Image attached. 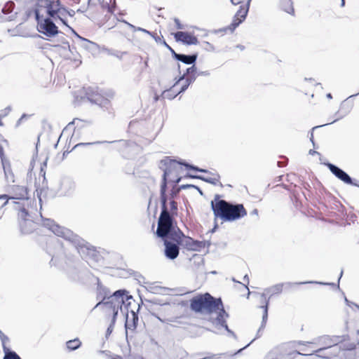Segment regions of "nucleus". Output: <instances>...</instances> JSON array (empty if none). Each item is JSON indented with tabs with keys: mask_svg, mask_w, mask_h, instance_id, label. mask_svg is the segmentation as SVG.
<instances>
[{
	"mask_svg": "<svg viewBox=\"0 0 359 359\" xmlns=\"http://www.w3.org/2000/svg\"><path fill=\"white\" fill-rule=\"evenodd\" d=\"M189 307L195 313L207 316L217 313V320L220 323H224L229 316L221 298H215L208 292L193 297L189 300Z\"/></svg>",
	"mask_w": 359,
	"mask_h": 359,
	"instance_id": "obj_1",
	"label": "nucleus"
},
{
	"mask_svg": "<svg viewBox=\"0 0 359 359\" xmlns=\"http://www.w3.org/2000/svg\"><path fill=\"white\" fill-rule=\"evenodd\" d=\"M211 206L215 217L224 221L238 220L248 214L243 204L233 205L224 200H219L218 195L216 196L215 201L211 202Z\"/></svg>",
	"mask_w": 359,
	"mask_h": 359,
	"instance_id": "obj_2",
	"label": "nucleus"
},
{
	"mask_svg": "<svg viewBox=\"0 0 359 359\" xmlns=\"http://www.w3.org/2000/svg\"><path fill=\"white\" fill-rule=\"evenodd\" d=\"M177 203L172 200L170 202V210L166 206L165 198L163 199L161 212L160 214L156 235L159 238H164L168 235L170 230L173 229L175 217L177 215Z\"/></svg>",
	"mask_w": 359,
	"mask_h": 359,
	"instance_id": "obj_3",
	"label": "nucleus"
},
{
	"mask_svg": "<svg viewBox=\"0 0 359 359\" xmlns=\"http://www.w3.org/2000/svg\"><path fill=\"white\" fill-rule=\"evenodd\" d=\"M124 292L123 291L118 290L112 295L104 297L101 302L97 304L96 307L102 306V309L106 313V315L109 318L111 317L112 321L114 322L118 310L121 309L122 305L124 304Z\"/></svg>",
	"mask_w": 359,
	"mask_h": 359,
	"instance_id": "obj_4",
	"label": "nucleus"
},
{
	"mask_svg": "<svg viewBox=\"0 0 359 359\" xmlns=\"http://www.w3.org/2000/svg\"><path fill=\"white\" fill-rule=\"evenodd\" d=\"M65 1L66 0H43L42 1L44 3L48 15L55 20L59 19L64 25L69 29L71 27L68 25L67 21L65 19L67 15Z\"/></svg>",
	"mask_w": 359,
	"mask_h": 359,
	"instance_id": "obj_5",
	"label": "nucleus"
},
{
	"mask_svg": "<svg viewBox=\"0 0 359 359\" xmlns=\"http://www.w3.org/2000/svg\"><path fill=\"white\" fill-rule=\"evenodd\" d=\"M35 19L37 22V30L39 32L48 37H53L59 34L58 27L53 20V18H43L40 15L39 9L34 10Z\"/></svg>",
	"mask_w": 359,
	"mask_h": 359,
	"instance_id": "obj_6",
	"label": "nucleus"
},
{
	"mask_svg": "<svg viewBox=\"0 0 359 359\" xmlns=\"http://www.w3.org/2000/svg\"><path fill=\"white\" fill-rule=\"evenodd\" d=\"M175 242L182 245L188 250H198L201 247L200 241H195L189 236H185L183 232L179 229H172L167 236Z\"/></svg>",
	"mask_w": 359,
	"mask_h": 359,
	"instance_id": "obj_7",
	"label": "nucleus"
},
{
	"mask_svg": "<svg viewBox=\"0 0 359 359\" xmlns=\"http://www.w3.org/2000/svg\"><path fill=\"white\" fill-rule=\"evenodd\" d=\"M233 5L241 4L238 11L233 16L232 22L225 28L231 33L241 24L246 18L249 11L252 0H230Z\"/></svg>",
	"mask_w": 359,
	"mask_h": 359,
	"instance_id": "obj_8",
	"label": "nucleus"
},
{
	"mask_svg": "<svg viewBox=\"0 0 359 359\" xmlns=\"http://www.w3.org/2000/svg\"><path fill=\"white\" fill-rule=\"evenodd\" d=\"M18 221L22 233L28 234L34 231L35 222L25 208L20 209L18 213Z\"/></svg>",
	"mask_w": 359,
	"mask_h": 359,
	"instance_id": "obj_9",
	"label": "nucleus"
},
{
	"mask_svg": "<svg viewBox=\"0 0 359 359\" xmlns=\"http://www.w3.org/2000/svg\"><path fill=\"white\" fill-rule=\"evenodd\" d=\"M9 194H1L0 195V199L4 198V203L2 206L8 204L10 199L24 201L29 198L28 189L25 186L20 185H13L9 191Z\"/></svg>",
	"mask_w": 359,
	"mask_h": 359,
	"instance_id": "obj_10",
	"label": "nucleus"
},
{
	"mask_svg": "<svg viewBox=\"0 0 359 359\" xmlns=\"http://www.w3.org/2000/svg\"><path fill=\"white\" fill-rule=\"evenodd\" d=\"M358 95H359V92L355 94L350 95L348 97H347L346 100H344L341 103L339 111H337L335 113L336 118L334 120H333L332 121H331L330 123V124L345 117L346 115H348L351 112V111L352 110L353 107V102L352 101H348V99L355 97Z\"/></svg>",
	"mask_w": 359,
	"mask_h": 359,
	"instance_id": "obj_11",
	"label": "nucleus"
},
{
	"mask_svg": "<svg viewBox=\"0 0 359 359\" xmlns=\"http://www.w3.org/2000/svg\"><path fill=\"white\" fill-rule=\"evenodd\" d=\"M164 238V254L165 257L170 259H175L177 258L180 253V244L177 242H175L171 240L168 236H165Z\"/></svg>",
	"mask_w": 359,
	"mask_h": 359,
	"instance_id": "obj_12",
	"label": "nucleus"
},
{
	"mask_svg": "<svg viewBox=\"0 0 359 359\" xmlns=\"http://www.w3.org/2000/svg\"><path fill=\"white\" fill-rule=\"evenodd\" d=\"M174 38L176 41L182 42L185 45H196L198 40L196 36L188 32L178 31L174 33Z\"/></svg>",
	"mask_w": 359,
	"mask_h": 359,
	"instance_id": "obj_13",
	"label": "nucleus"
},
{
	"mask_svg": "<svg viewBox=\"0 0 359 359\" xmlns=\"http://www.w3.org/2000/svg\"><path fill=\"white\" fill-rule=\"evenodd\" d=\"M328 167L330 171L339 180L348 184H353L351 178L344 171L334 165L333 164L329 163Z\"/></svg>",
	"mask_w": 359,
	"mask_h": 359,
	"instance_id": "obj_14",
	"label": "nucleus"
},
{
	"mask_svg": "<svg viewBox=\"0 0 359 359\" xmlns=\"http://www.w3.org/2000/svg\"><path fill=\"white\" fill-rule=\"evenodd\" d=\"M198 58V53L186 55L182 53H175L174 59L187 65H194L196 64Z\"/></svg>",
	"mask_w": 359,
	"mask_h": 359,
	"instance_id": "obj_15",
	"label": "nucleus"
},
{
	"mask_svg": "<svg viewBox=\"0 0 359 359\" xmlns=\"http://www.w3.org/2000/svg\"><path fill=\"white\" fill-rule=\"evenodd\" d=\"M138 320V316L134 311H131L130 313H128L126 314L125 323L126 330L135 331L137 325Z\"/></svg>",
	"mask_w": 359,
	"mask_h": 359,
	"instance_id": "obj_16",
	"label": "nucleus"
},
{
	"mask_svg": "<svg viewBox=\"0 0 359 359\" xmlns=\"http://www.w3.org/2000/svg\"><path fill=\"white\" fill-rule=\"evenodd\" d=\"M86 123H89L90 122L76 118L72 121L69 122L67 124V126L63 129L62 135L69 131L71 132L72 128L74 129V130H75L76 128H81L85 126Z\"/></svg>",
	"mask_w": 359,
	"mask_h": 359,
	"instance_id": "obj_17",
	"label": "nucleus"
},
{
	"mask_svg": "<svg viewBox=\"0 0 359 359\" xmlns=\"http://www.w3.org/2000/svg\"><path fill=\"white\" fill-rule=\"evenodd\" d=\"M14 7H15L14 2L10 1L6 2V4L4 5V6L2 8L1 12L4 15H8V14L11 13L6 18V20L12 21V20H14L16 18L18 13L15 12L14 13H12L14 9Z\"/></svg>",
	"mask_w": 359,
	"mask_h": 359,
	"instance_id": "obj_18",
	"label": "nucleus"
},
{
	"mask_svg": "<svg viewBox=\"0 0 359 359\" xmlns=\"http://www.w3.org/2000/svg\"><path fill=\"white\" fill-rule=\"evenodd\" d=\"M259 299L262 304L259 307L262 310V322L263 323H266L268 318L269 299L264 294H260Z\"/></svg>",
	"mask_w": 359,
	"mask_h": 359,
	"instance_id": "obj_19",
	"label": "nucleus"
},
{
	"mask_svg": "<svg viewBox=\"0 0 359 359\" xmlns=\"http://www.w3.org/2000/svg\"><path fill=\"white\" fill-rule=\"evenodd\" d=\"M69 29L72 31V32L76 36L78 37L81 41V46L86 49V50H92L94 47L96 46V43H94V42H92L90 41H89L88 39H86L81 36H79L76 32L75 30L72 28V27H69Z\"/></svg>",
	"mask_w": 359,
	"mask_h": 359,
	"instance_id": "obj_20",
	"label": "nucleus"
},
{
	"mask_svg": "<svg viewBox=\"0 0 359 359\" xmlns=\"http://www.w3.org/2000/svg\"><path fill=\"white\" fill-rule=\"evenodd\" d=\"M280 6L285 12L292 15H294V9L292 0H280Z\"/></svg>",
	"mask_w": 359,
	"mask_h": 359,
	"instance_id": "obj_21",
	"label": "nucleus"
},
{
	"mask_svg": "<svg viewBox=\"0 0 359 359\" xmlns=\"http://www.w3.org/2000/svg\"><path fill=\"white\" fill-rule=\"evenodd\" d=\"M86 95H88V100L92 102L95 103L96 104H98L100 106L102 105L103 102L107 103L108 102L107 100H103L102 97L99 94L92 95H90L88 92L86 93Z\"/></svg>",
	"mask_w": 359,
	"mask_h": 359,
	"instance_id": "obj_22",
	"label": "nucleus"
},
{
	"mask_svg": "<svg viewBox=\"0 0 359 359\" xmlns=\"http://www.w3.org/2000/svg\"><path fill=\"white\" fill-rule=\"evenodd\" d=\"M81 345V341L79 338H76L74 339L69 340L66 343L67 348L69 351H74L79 348Z\"/></svg>",
	"mask_w": 359,
	"mask_h": 359,
	"instance_id": "obj_23",
	"label": "nucleus"
},
{
	"mask_svg": "<svg viewBox=\"0 0 359 359\" xmlns=\"http://www.w3.org/2000/svg\"><path fill=\"white\" fill-rule=\"evenodd\" d=\"M179 94H177V93H173L172 88H167L165 90H163V93H162V96L164 98H166V99H168V100H173Z\"/></svg>",
	"mask_w": 359,
	"mask_h": 359,
	"instance_id": "obj_24",
	"label": "nucleus"
},
{
	"mask_svg": "<svg viewBox=\"0 0 359 359\" xmlns=\"http://www.w3.org/2000/svg\"><path fill=\"white\" fill-rule=\"evenodd\" d=\"M181 165H184V166H186V168L187 169H189V170H194V171H198V172H203V173H209L210 172L206 169V168H200L197 166H194V165H189V164H187V163H182V162H178Z\"/></svg>",
	"mask_w": 359,
	"mask_h": 359,
	"instance_id": "obj_25",
	"label": "nucleus"
},
{
	"mask_svg": "<svg viewBox=\"0 0 359 359\" xmlns=\"http://www.w3.org/2000/svg\"><path fill=\"white\" fill-rule=\"evenodd\" d=\"M105 142H88V143H78L76 144H75L72 149H71L70 151H73V150H76V149H78L81 147H88V146H90V145H93V144H101V143H104Z\"/></svg>",
	"mask_w": 359,
	"mask_h": 359,
	"instance_id": "obj_26",
	"label": "nucleus"
},
{
	"mask_svg": "<svg viewBox=\"0 0 359 359\" xmlns=\"http://www.w3.org/2000/svg\"><path fill=\"white\" fill-rule=\"evenodd\" d=\"M4 359H21V358L15 352L7 351L5 353Z\"/></svg>",
	"mask_w": 359,
	"mask_h": 359,
	"instance_id": "obj_27",
	"label": "nucleus"
},
{
	"mask_svg": "<svg viewBox=\"0 0 359 359\" xmlns=\"http://www.w3.org/2000/svg\"><path fill=\"white\" fill-rule=\"evenodd\" d=\"M106 52L108 55L115 56L119 59H121L122 55L125 54L126 53H121L120 51L112 50V49H106Z\"/></svg>",
	"mask_w": 359,
	"mask_h": 359,
	"instance_id": "obj_28",
	"label": "nucleus"
},
{
	"mask_svg": "<svg viewBox=\"0 0 359 359\" xmlns=\"http://www.w3.org/2000/svg\"><path fill=\"white\" fill-rule=\"evenodd\" d=\"M197 68L195 65H191V67H188L186 70V74L187 76L190 75H196L197 76Z\"/></svg>",
	"mask_w": 359,
	"mask_h": 359,
	"instance_id": "obj_29",
	"label": "nucleus"
},
{
	"mask_svg": "<svg viewBox=\"0 0 359 359\" xmlns=\"http://www.w3.org/2000/svg\"><path fill=\"white\" fill-rule=\"evenodd\" d=\"M61 42L66 45L67 46H64V48H67L72 53H73V49H75L74 48H71V46L69 44V42L65 39L64 36L62 37Z\"/></svg>",
	"mask_w": 359,
	"mask_h": 359,
	"instance_id": "obj_30",
	"label": "nucleus"
},
{
	"mask_svg": "<svg viewBox=\"0 0 359 359\" xmlns=\"http://www.w3.org/2000/svg\"><path fill=\"white\" fill-rule=\"evenodd\" d=\"M196 75H190L186 78L185 82L187 83V85L190 86L191 83H193L196 81Z\"/></svg>",
	"mask_w": 359,
	"mask_h": 359,
	"instance_id": "obj_31",
	"label": "nucleus"
},
{
	"mask_svg": "<svg viewBox=\"0 0 359 359\" xmlns=\"http://www.w3.org/2000/svg\"><path fill=\"white\" fill-rule=\"evenodd\" d=\"M212 175V177L207 180L208 182H214V181H219V175L218 173L215 172H210Z\"/></svg>",
	"mask_w": 359,
	"mask_h": 359,
	"instance_id": "obj_32",
	"label": "nucleus"
},
{
	"mask_svg": "<svg viewBox=\"0 0 359 359\" xmlns=\"http://www.w3.org/2000/svg\"><path fill=\"white\" fill-rule=\"evenodd\" d=\"M174 22L176 25V28L177 29H184V26L180 22V20L177 18H174Z\"/></svg>",
	"mask_w": 359,
	"mask_h": 359,
	"instance_id": "obj_33",
	"label": "nucleus"
},
{
	"mask_svg": "<svg viewBox=\"0 0 359 359\" xmlns=\"http://www.w3.org/2000/svg\"><path fill=\"white\" fill-rule=\"evenodd\" d=\"M330 123H325V124H323V125H320V126H314L311 129V137H310V140L313 143V132L314 130L318 128H321V127H324L325 126H327V125H330Z\"/></svg>",
	"mask_w": 359,
	"mask_h": 359,
	"instance_id": "obj_34",
	"label": "nucleus"
},
{
	"mask_svg": "<svg viewBox=\"0 0 359 359\" xmlns=\"http://www.w3.org/2000/svg\"><path fill=\"white\" fill-rule=\"evenodd\" d=\"M35 9H38L37 8H34L33 10L32 9H27L25 12V18L24 19V20H27L32 15V13H34V10Z\"/></svg>",
	"mask_w": 359,
	"mask_h": 359,
	"instance_id": "obj_35",
	"label": "nucleus"
},
{
	"mask_svg": "<svg viewBox=\"0 0 359 359\" xmlns=\"http://www.w3.org/2000/svg\"><path fill=\"white\" fill-rule=\"evenodd\" d=\"M39 138H40V135H39L38 137H37V142L36 143L35 149H34V151L33 152V154H32V157H37V155H38V144H39Z\"/></svg>",
	"mask_w": 359,
	"mask_h": 359,
	"instance_id": "obj_36",
	"label": "nucleus"
},
{
	"mask_svg": "<svg viewBox=\"0 0 359 359\" xmlns=\"http://www.w3.org/2000/svg\"><path fill=\"white\" fill-rule=\"evenodd\" d=\"M163 44L168 48V50H170V52L172 54V57L174 58L175 53H177L173 48H172L165 41H163Z\"/></svg>",
	"mask_w": 359,
	"mask_h": 359,
	"instance_id": "obj_37",
	"label": "nucleus"
},
{
	"mask_svg": "<svg viewBox=\"0 0 359 359\" xmlns=\"http://www.w3.org/2000/svg\"><path fill=\"white\" fill-rule=\"evenodd\" d=\"M123 22H124L125 24H126L128 27H130L133 32H137V27H135V25L130 24V22H127L126 20H122Z\"/></svg>",
	"mask_w": 359,
	"mask_h": 359,
	"instance_id": "obj_38",
	"label": "nucleus"
},
{
	"mask_svg": "<svg viewBox=\"0 0 359 359\" xmlns=\"http://www.w3.org/2000/svg\"><path fill=\"white\" fill-rule=\"evenodd\" d=\"M137 29V31L142 32L146 33V34L150 35L151 36L154 37V34L152 32H151L144 28L140 27H138Z\"/></svg>",
	"mask_w": 359,
	"mask_h": 359,
	"instance_id": "obj_39",
	"label": "nucleus"
},
{
	"mask_svg": "<svg viewBox=\"0 0 359 359\" xmlns=\"http://www.w3.org/2000/svg\"><path fill=\"white\" fill-rule=\"evenodd\" d=\"M189 85H187V83L185 82L184 84H183L180 90V91L177 93V94L183 93L186 91V90L188 88Z\"/></svg>",
	"mask_w": 359,
	"mask_h": 359,
	"instance_id": "obj_40",
	"label": "nucleus"
},
{
	"mask_svg": "<svg viewBox=\"0 0 359 359\" xmlns=\"http://www.w3.org/2000/svg\"><path fill=\"white\" fill-rule=\"evenodd\" d=\"M210 74V72L209 71H200V72H197V76H209Z\"/></svg>",
	"mask_w": 359,
	"mask_h": 359,
	"instance_id": "obj_41",
	"label": "nucleus"
},
{
	"mask_svg": "<svg viewBox=\"0 0 359 359\" xmlns=\"http://www.w3.org/2000/svg\"><path fill=\"white\" fill-rule=\"evenodd\" d=\"M67 15H69L70 17H74L76 13L75 11H74L72 9L68 10L67 8Z\"/></svg>",
	"mask_w": 359,
	"mask_h": 359,
	"instance_id": "obj_42",
	"label": "nucleus"
},
{
	"mask_svg": "<svg viewBox=\"0 0 359 359\" xmlns=\"http://www.w3.org/2000/svg\"><path fill=\"white\" fill-rule=\"evenodd\" d=\"M205 43L208 47L209 50H214V46L210 43H209L208 41H205Z\"/></svg>",
	"mask_w": 359,
	"mask_h": 359,
	"instance_id": "obj_43",
	"label": "nucleus"
},
{
	"mask_svg": "<svg viewBox=\"0 0 359 359\" xmlns=\"http://www.w3.org/2000/svg\"><path fill=\"white\" fill-rule=\"evenodd\" d=\"M109 143H115V142H118L121 145L123 146L126 144V142L124 140H118V141H112V142H108Z\"/></svg>",
	"mask_w": 359,
	"mask_h": 359,
	"instance_id": "obj_44",
	"label": "nucleus"
},
{
	"mask_svg": "<svg viewBox=\"0 0 359 359\" xmlns=\"http://www.w3.org/2000/svg\"><path fill=\"white\" fill-rule=\"evenodd\" d=\"M87 8H88V7H85V8H84V7H83H83H81V8H79L76 11V12H78V13H84V12H86V11H87Z\"/></svg>",
	"mask_w": 359,
	"mask_h": 359,
	"instance_id": "obj_45",
	"label": "nucleus"
},
{
	"mask_svg": "<svg viewBox=\"0 0 359 359\" xmlns=\"http://www.w3.org/2000/svg\"><path fill=\"white\" fill-rule=\"evenodd\" d=\"M0 157H4V148L1 145H0Z\"/></svg>",
	"mask_w": 359,
	"mask_h": 359,
	"instance_id": "obj_46",
	"label": "nucleus"
},
{
	"mask_svg": "<svg viewBox=\"0 0 359 359\" xmlns=\"http://www.w3.org/2000/svg\"><path fill=\"white\" fill-rule=\"evenodd\" d=\"M180 82V81L178 79H175V81L174 84L170 88H175Z\"/></svg>",
	"mask_w": 359,
	"mask_h": 359,
	"instance_id": "obj_47",
	"label": "nucleus"
},
{
	"mask_svg": "<svg viewBox=\"0 0 359 359\" xmlns=\"http://www.w3.org/2000/svg\"><path fill=\"white\" fill-rule=\"evenodd\" d=\"M309 154L310 155H314L315 154H318V152L316 151H314L313 149H310L309 151Z\"/></svg>",
	"mask_w": 359,
	"mask_h": 359,
	"instance_id": "obj_48",
	"label": "nucleus"
},
{
	"mask_svg": "<svg viewBox=\"0 0 359 359\" xmlns=\"http://www.w3.org/2000/svg\"><path fill=\"white\" fill-rule=\"evenodd\" d=\"M186 74H184L182 75H181L180 76H179L178 79L181 81H183V80H186Z\"/></svg>",
	"mask_w": 359,
	"mask_h": 359,
	"instance_id": "obj_49",
	"label": "nucleus"
},
{
	"mask_svg": "<svg viewBox=\"0 0 359 359\" xmlns=\"http://www.w3.org/2000/svg\"><path fill=\"white\" fill-rule=\"evenodd\" d=\"M8 32L11 33L12 36H16L17 34L14 33V29H8Z\"/></svg>",
	"mask_w": 359,
	"mask_h": 359,
	"instance_id": "obj_50",
	"label": "nucleus"
},
{
	"mask_svg": "<svg viewBox=\"0 0 359 359\" xmlns=\"http://www.w3.org/2000/svg\"><path fill=\"white\" fill-rule=\"evenodd\" d=\"M70 151L67 149L63 152L62 157H65L67 154H68Z\"/></svg>",
	"mask_w": 359,
	"mask_h": 359,
	"instance_id": "obj_51",
	"label": "nucleus"
},
{
	"mask_svg": "<svg viewBox=\"0 0 359 359\" xmlns=\"http://www.w3.org/2000/svg\"><path fill=\"white\" fill-rule=\"evenodd\" d=\"M153 38L155 39V41L156 42H158V41H161V39L158 36H155L154 34V37Z\"/></svg>",
	"mask_w": 359,
	"mask_h": 359,
	"instance_id": "obj_52",
	"label": "nucleus"
},
{
	"mask_svg": "<svg viewBox=\"0 0 359 359\" xmlns=\"http://www.w3.org/2000/svg\"><path fill=\"white\" fill-rule=\"evenodd\" d=\"M326 97L328 98V99H332V95L330 93H327L326 95Z\"/></svg>",
	"mask_w": 359,
	"mask_h": 359,
	"instance_id": "obj_53",
	"label": "nucleus"
},
{
	"mask_svg": "<svg viewBox=\"0 0 359 359\" xmlns=\"http://www.w3.org/2000/svg\"><path fill=\"white\" fill-rule=\"evenodd\" d=\"M237 48L241 49V50H244L245 47L242 45H238Z\"/></svg>",
	"mask_w": 359,
	"mask_h": 359,
	"instance_id": "obj_54",
	"label": "nucleus"
},
{
	"mask_svg": "<svg viewBox=\"0 0 359 359\" xmlns=\"http://www.w3.org/2000/svg\"><path fill=\"white\" fill-rule=\"evenodd\" d=\"M108 11L109 13H112L113 12V8L111 7H110L109 6H108Z\"/></svg>",
	"mask_w": 359,
	"mask_h": 359,
	"instance_id": "obj_55",
	"label": "nucleus"
},
{
	"mask_svg": "<svg viewBox=\"0 0 359 359\" xmlns=\"http://www.w3.org/2000/svg\"><path fill=\"white\" fill-rule=\"evenodd\" d=\"M345 5V0H341V6H344Z\"/></svg>",
	"mask_w": 359,
	"mask_h": 359,
	"instance_id": "obj_56",
	"label": "nucleus"
},
{
	"mask_svg": "<svg viewBox=\"0 0 359 359\" xmlns=\"http://www.w3.org/2000/svg\"><path fill=\"white\" fill-rule=\"evenodd\" d=\"M74 4H79L81 0H72Z\"/></svg>",
	"mask_w": 359,
	"mask_h": 359,
	"instance_id": "obj_57",
	"label": "nucleus"
},
{
	"mask_svg": "<svg viewBox=\"0 0 359 359\" xmlns=\"http://www.w3.org/2000/svg\"><path fill=\"white\" fill-rule=\"evenodd\" d=\"M165 184H164V187H163V189L161 190L163 194H164V192H165Z\"/></svg>",
	"mask_w": 359,
	"mask_h": 359,
	"instance_id": "obj_58",
	"label": "nucleus"
},
{
	"mask_svg": "<svg viewBox=\"0 0 359 359\" xmlns=\"http://www.w3.org/2000/svg\"><path fill=\"white\" fill-rule=\"evenodd\" d=\"M99 2L101 1V0H97ZM91 0H88V6L90 5Z\"/></svg>",
	"mask_w": 359,
	"mask_h": 359,
	"instance_id": "obj_59",
	"label": "nucleus"
},
{
	"mask_svg": "<svg viewBox=\"0 0 359 359\" xmlns=\"http://www.w3.org/2000/svg\"><path fill=\"white\" fill-rule=\"evenodd\" d=\"M5 109L9 111H11V107H6Z\"/></svg>",
	"mask_w": 359,
	"mask_h": 359,
	"instance_id": "obj_60",
	"label": "nucleus"
},
{
	"mask_svg": "<svg viewBox=\"0 0 359 359\" xmlns=\"http://www.w3.org/2000/svg\"><path fill=\"white\" fill-rule=\"evenodd\" d=\"M316 86H320V88H322V86H321V83H317L316 84Z\"/></svg>",
	"mask_w": 359,
	"mask_h": 359,
	"instance_id": "obj_61",
	"label": "nucleus"
},
{
	"mask_svg": "<svg viewBox=\"0 0 359 359\" xmlns=\"http://www.w3.org/2000/svg\"><path fill=\"white\" fill-rule=\"evenodd\" d=\"M304 79H305L306 81H308V80L311 81V80H313V79H312V78H310V79L305 78Z\"/></svg>",
	"mask_w": 359,
	"mask_h": 359,
	"instance_id": "obj_62",
	"label": "nucleus"
},
{
	"mask_svg": "<svg viewBox=\"0 0 359 359\" xmlns=\"http://www.w3.org/2000/svg\"><path fill=\"white\" fill-rule=\"evenodd\" d=\"M324 348H319L318 350L316 351V352H320L322 350H323Z\"/></svg>",
	"mask_w": 359,
	"mask_h": 359,
	"instance_id": "obj_63",
	"label": "nucleus"
},
{
	"mask_svg": "<svg viewBox=\"0 0 359 359\" xmlns=\"http://www.w3.org/2000/svg\"><path fill=\"white\" fill-rule=\"evenodd\" d=\"M177 65H178V70H179V72H180V64H178Z\"/></svg>",
	"mask_w": 359,
	"mask_h": 359,
	"instance_id": "obj_64",
	"label": "nucleus"
}]
</instances>
